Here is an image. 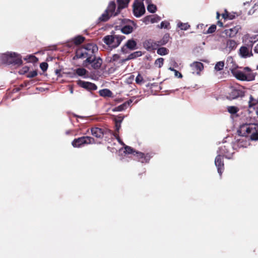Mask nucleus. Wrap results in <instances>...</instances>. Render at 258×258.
I'll use <instances>...</instances> for the list:
<instances>
[{
    "label": "nucleus",
    "instance_id": "1",
    "mask_svg": "<svg viewBox=\"0 0 258 258\" xmlns=\"http://www.w3.org/2000/svg\"><path fill=\"white\" fill-rule=\"evenodd\" d=\"M97 50L96 45L88 43L77 50L75 57L77 58H86L83 63L84 66L87 67L88 63L91 64L94 69H98L102 65V60L100 57H95L94 53Z\"/></svg>",
    "mask_w": 258,
    "mask_h": 258
},
{
    "label": "nucleus",
    "instance_id": "2",
    "mask_svg": "<svg viewBox=\"0 0 258 258\" xmlns=\"http://www.w3.org/2000/svg\"><path fill=\"white\" fill-rule=\"evenodd\" d=\"M256 36H250L249 34L244 35L242 41L245 45L241 46L239 50V55L241 57L247 58L253 56L252 47L253 44L257 40Z\"/></svg>",
    "mask_w": 258,
    "mask_h": 258
},
{
    "label": "nucleus",
    "instance_id": "3",
    "mask_svg": "<svg viewBox=\"0 0 258 258\" xmlns=\"http://www.w3.org/2000/svg\"><path fill=\"white\" fill-rule=\"evenodd\" d=\"M237 132L240 136L250 137L252 140L258 139V125L256 124H242Z\"/></svg>",
    "mask_w": 258,
    "mask_h": 258
},
{
    "label": "nucleus",
    "instance_id": "4",
    "mask_svg": "<svg viewBox=\"0 0 258 258\" xmlns=\"http://www.w3.org/2000/svg\"><path fill=\"white\" fill-rule=\"evenodd\" d=\"M1 59L3 63L7 64L20 66L22 63L21 56L15 52H7L2 54Z\"/></svg>",
    "mask_w": 258,
    "mask_h": 258
},
{
    "label": "nucleus",
    "instance_id": "5",
    "mask_svg": "<svg viewBox=\"0 0 258 258\" xmlns=\"http://www.w3.org/2000/svg\"><path fill=\"white\" fill-rule=\"evenodd\" d=\"M124 39V36L114 34L105 36L103 40L109 47L114 48L118 47Z\"/></svg>",
    "mask_w": 258,
    "mask_h": 258
},
{
    "label": "nucleus",
    "instance_id": "6",
    "mask_svg": "<svg viewBox=\"0 0 258 258\" xmlns=\"http://www.w3.org/2000/svg\"><path fill=\"white\" fill-rule=\"evenodd\" d=\"M95 143L94 139L89 136H84L75 139L72 143L74 147H80L84 144H90Z\"/></svg>",
    "mask_w": 258,
    "mask_h": 258
},
{
    "label": "nucleus",
    "instance_id": "7",
    "mask_svg": "<svg viewBox=\"0 0 258 258\" xmlns=\"http://www.w3.org/2000/svg\"><path fill=\"white\" fill-rule=\"evenodd\" d=\"M133 12L135 16L137 17H140L144 14L145 9L143 0H136L135 1L133 5Z\"/></svg>",
    "mask_w": 258,
    "mask_h": 258
},
{
    "label": "nucleus",
    "instance_id": "8",
    "mask_svg": "<svg viewBox=\"0 0 258 258\" xmlns=\"http://www.w3.org/2000/svg\"><path fill=\"white\" fill-rule=\"evenodd\" d=\"M219 155L224 156L226 158L230 159L233 154V149L229 144L221 146L218 151Z\"/></svg>",
    "mask_w": 258,
    "mask_h": 258
},
{
    "label": "nucleus",
    "instance_id": "9",
    "mask_svg": "<svg viewBox=\"0 0 258 258\" xmlns=\"http://www.w3.org/2000/svg\"><path fill=\"white\" fill-rule=\"evenodd\" d=\"M243 96H244V92L239 87H231L227 97L229 99L232 100Z\"/></svg>",
    "mask_w": 258,
    "mask_h": 258
},
{
    "label": "nucleus",
    "instance_id": "10",
    "mask_svg": "<svg viewBox=\"0 0 258 258\" xmlns=\"http://www.w3.org/2000/svg\"><path fill=\"white\" fill-rule=\"evenodd\" d=\"M144 48L148 51L154 50L159 46L158 45V41H155L152 39L147 40L143 43Z\"/></svg>",
    "mask_w": 258,
    "mask_h": 258
},
{
    "label": "nucleus",
    "instance_id": "11",
    "mask_svg": "<svg viewBox=\"0 0 258 258\" xmlns=\"http://www.w3.org/2000/svg\"><path fill=\"white\" fill-rule=\"evenodd\" d=\"M77 84L80 87L89 91L95 90L97 89V87L95 84L89 82L79 80L77 82Z\"/></svg>",
    "mask_w": 258,
    "mask_h": 258
},
{
    "label": "nucleus",
    "instance_id": "12",
    "mask_svg": "<svg viewBox=\"0 0 258 258\" xmlns=\"http://www.w3.org/2000/svg\"><path fill=\"white\" fill-rule=\"evenodd\" d=\"M215 164L217 168L218 172L221 176L224 170V162L222 157L221 155H218L215 158Z\"/></svg>",
    "mask_w": 258,
    "mask_h": 258
},
{
    "label": "nucleus",
    "instance_id": "13",
    "mask_svg": "<svg viewBox=\"0 0 258 258\" xmlns=\"http://www.w3.org/2000/svg\"><path fill=\"white\" fill-rule=\"evenodd\" d=\"M192 73L197 75L200 74V72L203 69V64L200 62H194L190 64Z\"/></svg>",
    "mask_w": 258,
    "mask_h": 258
},
{
    "label": "nucleus",
    "instance_id": "14",
    "mask_svg": "<svg viewBox=\"0 0 258 258\" xmlns=\"http://www.w3.org/2000/svg\"><path fill=\"white\" fill-rule=\"evenodd\" d=\"M240 29V27L237 25L232 28L225 30V33L226 36L229 37H233L236 36Z\"/></svg>",
    "mask_w": 258,
    "mask_h": 258
},
{
    "label": "nucleus",
    "instance_id": "15",
    "mask_svg": "<svg viewBox=\"0 0 258 258\" xmlns=\"http://www.w3.org/2000/svg\"><path fill=\"white\" fill-rule=\"evenodd\" d=\"M91 131L92 135L97 138H102L105 134L104 130L99 127H93Z\"/></svg>",
    "mask_w": 258,
    "mask_h": 258
},
{
    "label": "nucleus",
    "instance_id": "16",
    "mask_svg": "<svg viewBox=\"0 0 258 258\" xmlns=\"http://www.w3.org/2000/svg\"><path fill=\"white\" fill-rule=\"evenodd\" d=\"M116 8V5L114 2L112 1L110 2L108 6L107 9L105 10L107 13H108L110 15L116 16L118 13H119L120 11L117 10V12L115 13L114 11Z\"/></svg>",
    "mask_w": 258,
    "mask_h": 258
},
{
    "label": "nucleus",
    "instance_id": "17",
    "mask_svg": "<svg viewBox=\"0 0 258 258\" xmlns=\"http://www.w3.org/2000/svg\"><path fill=\"white\" fill-rule=\"evenodd\" d=\"M124 47L130 49V50H134L137 48V42L134 39L128 40L125 45L121 48V51L125 53Z\"/></svg>",
    "mask_w": 258,
    "mask_h": 258
},
{
    "label": "nucleus",
    "instance_id": "18",
    "mask_svg": "<svg viewBox=\"0 0 258 258\" xmlns=\"http://www.w3.org/2000/svg\"><path fill=\"white\" fill-rule=\"evenodd\" d=\"M134 24L133 22H131L128 24L124 26L121 29V32L125 34L131 33L134 29L133 26Z\"/></svg>",
    "mask_w": 258,
    "mask_h": 258
},
{
    "label": "nucleus",
    "instance_id": "19",
    "mask_svg": "<svg viewBox=\"0 0 258 258\" xmlns=\"http://www.w3.org/2000/svg\"><path fill=\"white\" fill-rule=\"evenodd\" d=\"M136 154L139 161L142 163L147 162L150 159V156L148 154L145 155L141 152H136Z\"/></svg>",
    "mask_w": 258,
    "mask_h": 258
},
{
    "label": "nucleus",
    "instance_id": "20",
    "mask_svg": "<svg viewBox=\"0 0 258 258\" xmlns=\"http://www.w3.org/2000/svg\"><path fill=\"white\" fill-rule=\"evenodd\" d=\"M234 76L238 80L245 81L247 80V76L242 72L236 71L233 73Z\"/></svg>",
    "mask_w": 258,
    "mask_h": 258
},
{
    "label": "nucleus",
    "instance_id": "21",
    "mask_svg": "<svg viewBox=\"0 0 258 258\" xmlns=\"http://www.w3.org/2000/svg\"><path fill=\"white\" fill-rule=\"evenodd\" d=\"M237 43L235 41L233 40H228L226 43V47L230 51L235 49L236 48Z\"/></svg>",
    "mask_w": 258,
    "mask_h": 258
},
{
    "label": "nucleus",
    "instance_id": "22",
    "mask_svg": "<svg viewBox=\"0 0 258 258\" xmlns=\"http://www.w3.org/2000/svg\"><path fill=\"white\" fill-rule=\"evenodd\" d=\"M130 0H117L118 3V10L120 11L121 9L126 8L128 3Z\"/></svg>",
    "mask_w": 258,
    "mask_h": 258
},
{
    "label": "nucleus",
    "instance_id": "23",
    "mask_svg": "<svg viewBox=\"0 0 258 258\" xmlns=\"http://www.w3.org/2000/svg\"><path fill=\"white\" fill-rule=\"evenodd\" d=\"M169 35L168 34H165L161 40L158 41V45H159V46L165 45L169 41Z\"/></svg>",
    "mask_w": 258,
    "mask_h": 258
},
{
    "label": "nucleus",
    "instance_id": "24",
    "mask_svg": "<svg viewBox=\"0 0 258 258\" xmlns=\"http://www.w3.org/2000/svg\"><path fill=\"white\" fill-rule=\"evenodd\" d=\"M99 95L102 97H111L112 95V93L109 89H104L99 91Z\"/></svg>",
    "mask_w": 258,
    "mask_h": 258
},
{
    "label": "nucleus",
    "instance_id": "25",
    "mask_svg": "<svg viewBox=\"0 0 258 258\" xmlns=\"http://www.w3.org/2000/svg\"><path fill=\"white\" fill-rule=\"evenodd\" d=\"M142 55L141 51H138L130 54L124 61L132 59Z\"/></svg>",
    "mask_w": 258,
    "mask_h": 258
},
{
    "label": "nucleus",
    "instance_id": "26",
    "mask_svg": "<svg viewBox=\"0 0 258 258\" xmlns=\"http://www.w3.org/2000/svg\"><path fill=\"white\" fill-rule=\"evenodd\" d=\"M111 17L110 14L107 13L106 11L104 12V13L102 14V15L99 17V20L101 21H107L110 17Z\"/></svg>",
    "mask_w": 258,
    "mask_h": 258
},
{
    "label": "nucleus",
    "instance_id": "27",
    "mask_svg": "<svg viewBox=\"0 0 258 258\" xmlns=\"http://www.w3.org/2000/svg\"><path fill=\"white\" fill-rule=\"evenodd\" d=\"M169 50L165 47H160L157 49V53L161 55L167 54Z\"/></svg>",
    "mask_w": 258,
    "mask_h": 258
},
{
    "label": "nucleus",
    "instance_id": "28",
    "mask_svg": "<svg viewBox=\"0 0 258 258\" xmlns=\"http://www.w3.org/2000/svg\"><path fill=\"white\" fill-rule=\"evenodd\" d=\"M24 59L25 60L31 62H35L38 60V58L33 55H28Z\"/></svg>",
    "mask_w": 258,
    "mask_h": 258
},
{
    "label": "nucleus",
    "instance_id": "29",
    "mask_svg": "<svg viewBox=\"0 0 258 258\" xmlns=\"http://www.w3.org/2000/svg\"><path fill=\"white\" fill-rule=\"evenodd\" d=\"M127 108V103H124L116 107L113 110L116 111H121Z\"/></svg>",
    "mask_w": 258,
    "mask_h": 258
},
{
    "label": "nucleus",
    "instance_id": "30",
    "mask_svg": "<svg viewBox=\"0 0 258 258\" xmlns=\"http://www.w3.org/2000/svg\"><path fill=\"white\" fill-rule=\"evenodd\" d=\"M227 110H228V111L230 113L235 114L238 111L239 109L238 108V107H237L236 106H228Z\"/></svg>",
    "mask_w": 258,
    "mask_h": 258
},
{
    "label": "nucleus",
    "instance_id": "31",
    "mask_svg": "<svg viewBox=\"0 0 258 258\" xmlns=\"http://www.w3.org/2000/svg\"><path fill=\"white\" fill-rule=\"evenodd\" d=\"M85 38L84 37L81 36H78L74 38V41L76 44H80L83 42Z\"/></svg>",
    "mask_w": 258,
    "mask_h": 258
},
{
    "label": "nucleus",
    "instance_id": "32",
    "mask_svg": "<svg viewBox=\"0 0 258 258\" xmlns=\"http://www.w3.org/2000/svg\"><path fill=\"white\" fill-rule=\"evenodd\" d=\"M178 27L181 30H187L190 26L187 23H178L177 24Z\"/></svg>",
    "mask_w": 258,
    "mask_h": 258
},
{
    "label": "nucleus",
    "instance_id": "33",
    "mask_svg": "<svg viewBox=\"0 0 258 258\" xmlns=\"http://www.w3.org/2000/svg\"><path fill=\"white\" fill-rule=\"evenodd\" d=\"M87 71L84 68H78L76 70V73L80 76H83L86 75Z\"/></svg>",
    "mask_w": 258,
    "mask_h": 258
},
{
    "label": "nucleus",
    "instance_id": "34",
    "mask_svg": "<svg viewBox=\"0 0 258 258\" xmlns=\"http://www.w3.org/2000/svg\"><path fill=\"white\" fill-rule=\"evenodd\" d=\"M136 83L139 85H142L144 83V80L143 77L139 74L136 78Z\"/></svg>",
    "mask_w": 258,
    "mask_h": 258
},
{
    "label": "nucleus",
    "instance_id": "35",
    "mask_svg": "<svg viewBox=\"0 0 258 258\" xmlns=\"http://www.w3.org/2000/svg\"><path fill=\"white\" fill-rule=\"evenodd\" d=\"M224 62L223 61L218 62L215 67V69L217 71H221L223 69Z\"/></svg>",
    "mask_w": 258,
    "mask_h": 258
},
{
    "label": "nucleus",
    "instance_id": "36",
    "mask_svg": "<svg viewBox=\"0 0 258 258\" xmlns=\"http://www.w3.org/2000/svg\"><path fill=\"white\" fill-rule=\"evenodd\" d=\"M164 62V59L163 58H159L155 60V64L158 66L159 68H161Z\"/></svg>",
    "mask_w": 258,
    "mask_h": 258
},
{
    "label": "nucleus",
    "instance_id": "37",
    "mask_svg": "<svg viewBox=\"0 0 258 258\" xmlns=\"http://www.w3.org/2000/svg\"><path fill=\"white\" fill-rule=\"evenodd\" d=\"M147 10L149 12L153 13L156 11V7L154 5L149 4L147 7Z\"/></svg>",
    "mask_w": 258,
    "mask_h": 258
},
{
    "label": "nucleus",
    "instance_id": "38",
    "mask_svg": "<svg viewBox=\"0 0 258 258\" xmlns=\"http://www.w3.org/2000/svg\"><path fill=\"white\" fill-rule=\"evenodd\" d=\"M258 102V101L255 100V99H254L253 98V97H252V96H250V100L249 101V106L250 107H252V106L255 105Z\"/></svg>",
    "mask_w": 258,
    "mask_h": 258
},
{
    "label": "nucleus",
    "instance_id": "39",
    "mask_svg": "<svg viewBox=\"0 0 258 258\" xmlns=\"http://www.w3.org/2000/svg\"><path fill=\"white\" fill-rule=\"evenodd\" d=\"M216 29V26L215 25H212L211 26L207 31V34H210L214 32Z\"/></svg>",
    "mask_w": 258,
    "mask_h": 258
},
{
    "label": "nucleus",
    "instance_id": "40",
    "mask_svg": "<svg viewBox=\"0 0 258 258\" xmlns=\"http://www.w3.org/2000/svg\"><path fill=\"white\" fill-rule=\"evenodd\" d=\"M40 67L43 72H45L48 68V64L45 62H42L40 64Z\"/></svg>",
    "mask_w": 258,
    "mask_h": 258
},
{
    "label": "nucleus",
    "instance_id": "41",
    "mask_svg": "<svg viewBox=\"0 0 258 258\" xmlns=\"http://www.w3.org/2000/svg\"><path fill=\"white\" fill-rule=\"evenodd\" d=\"M125 152L128 154H134L135 151L134 150V149L129 146H126L125 147Z\"/></svg>",
    "mask_w": 258,
    "mask_h": 258
},
{
    "label": "nucleus",
    "instance_id": "42",
    "mask_svg": "<svg viewBox=\"0 0 258 258\" xmlns=\"http://www.w3.org/2000/svg\"><path fill=\"white\" fill-rule=\"evenodd\" d=\"M37 75V72L36 71H33L29 72L27 77L29 78H32L36 77Z\"/></svg>",
    "mask_w": 258,
    "mask_h": 258
},
{
    "label": "nucleus",
    "instance_id": "43",
    "mask_svg": "<svg viewBox=\"0 0 258 258\" xmlns=\"http://www.w3.org/2000/svg\"><path fill=\"white\" fill-rule=\"evenodd\" d=\"M169 26V23L167 21L162 22L160 24V28H168Z\"/></svg>",
    "mask_w": 258,
    "mask_h": 258
},
{
    "label": "nucleus",
    "instance_id": "44",
    "mask_svg": "<svg viewBox=\"0 0 258 258\" xmlns=\"http://www.w3.org/2000/svg\"><path fill=\"white\" fill-rule=\"evenodd\" d=\"M119 58V55L117 54H115L113 55V56L111 57L110 61L114 62L118 60Z\"/></svg>",
    "mask_w": 258,
    "mask_h": 258
},
{
    "label": "nucleus",
    "instance_id": "45",
    "mask_svg": "<svg viewBox=\"0 0 258 258\" xmlns=\"http://www.w3.org/2000/svg\"><path fill=\"white\" fill-rule=\"evenodd\" d=\"M174 75L176 77H177L178 78H182V77L181 74L177 70H175L174 71Z\"/></svg>",
    "mask_w": 258,
    "mask_h": 258
},
{
    "label": "nucleus",
    "instance_id": "46",
    "mask_svg": "<svg viewBox=\"0 0 258 258\" xmlns=\"http://www.w3.org/2000/svg\"><path fill=\"white\" fill-rule=\"evenodd\" d=\"M228 15H229V14L228 13V12L225 11V12L222 14V17L224 19H227L228 18Z\"/></svg>",
    "mask_w": 258,
    "mask_h": 258
},
{
    "label": "nucleus",
    "instance_id": "47",
    "mask_svg": "<svg viewBox=\"0 0 258 258\" xmlns=\"http://www.w3.org/2000/svg\"><path fill=\"white\" fill-rule=\"evenodd\" d=\"M121 121V120L119 121V122H116L115 127H116V130L118 132L119 128H120V122Z\"/></svg>",
    "mask_w": 258,
    "mask_h": 258
},
{
    "label": "nucleus",
    "instance_id": "48",
    "mask_svg": "<svg viewBox=\"0 0 258 258\" xmlns=\"http://www.w3.org/2000/svg\"><path fill=\"white\" fill-rule=\"evenodd\" d=\"M253 51L254 53H258V43L254 46Z\"/></svg>",
    "mask_w": 258,
    "mask_h": 258
},
{
    "label": "nucleus",
    "instance_id": "49",
    "mask_svg": "<svg viewBox=\"0 0 258 258\" xmlns=\"http://www.w3.org/2000/svg\"><path fill=\"white\" fill-rule=\"evenodd\" d=\"M134 79V75H130V76L128 77L127 81L128 82L132 81Z\"/></svg>",
    "mask_w": 258,
    "mask_h": 258
},
{
    "label": "nucleus",
    "instance_id": "50",
    "mask_svg": "<svg viewBox=\"0 0 258 258\" xmlns=\"http://www.w3.org/2000/svg\"><path fill=\"white\" fill-rule=\"evenodd\" d=\"M114 136L116 138V139L118 140V141L119 143H121V141H120V140L119 139L118 135L117 133H115L114 134Z\"/></svg>",
    "mask_w": 258,
    "mask_h": 258
},
{
    "label": "nucleus",
    "instance_id": "51",
    "mask_svg": "<svg viewBox=\"0 0 258 258\" xmlns=\"http://www.w3.org/2000/svg\"><path fill=\"white\" fill-rule=\"evenodd\" d=\"M235 16L233 14H229V15H228V19L232 20L234 18Z\"/></svg>",
    "mask_w": 258,
    "mask_h": 258
},
{
    "label": "nucleus",
    "instance_id": "52",
    "mask_svg": "<svg viewBox=\"0 0 258 258\" xmlns=\"http://www.w3.org/2000/svg\"><path fill=\"white\" fill-rule=\"evenodd\" d=\"M244 70L245 71V72H249L251 71V69L248 68V67H245L244 68Z\"/></svg>",
    "mask_w": 258,
    "mask_h": 258
},
{
    "label": "nucleus",
    "instance_id": "53",
    "mask_svg": "<svg viewBox=\"0 0 258 258\" xmlns=\"http://www.w3.org/2000/svg\"><path fill=\"white\" fill-rule=\"evenodd\" d=\"M253 9H254V10H256L257 9H258V2L254 4Z\"/></svg>",
    "mask_w": 258,
    "mask_h": 258
},
{
    "label": "nucleus",
    "instance_id": "54",
    "mask_svg": "<svg viewBox=\"0 0 258 258\" xmlns=\"http://www.w3.org/2000/svg\"><path fill=\"white\" fill-rule=\"evenodd\" d=\"M217 25L218 26H219L220 27H223V24L222 23V22H221V21H218V22H217Z\"/></svg>",
    "mask_w": 258,
    "mask_h": 258
},
{
    "label": "nucleus",
    "instance_id": "55",
    "mask_svg": "<svg viewBox=\"0 0 258 258\" xmlns=\"http://www.w3.org/2000/svg\"><path fill=\"white\" fill-rule=\"evenodd\" d=\"M132 102V101L131 100L127 101V102H125V103H127V105H130V104Z\"/></svg>",
    "mask_w": 258,
    "mask_h": 258
},
{
    "label": "nucleus",
    "instance_id": "56",
    "mask_svg": "<svg viewBox=\"0 0 258 258\" xmlns=\"http://www.w3.org/2000/svg\"><path fill=\"white\" fill-rule=\"evenodd\" d=\"M220 16V15L219 13V12H217V17H217V19H219Z\"/></svg>",
    "mask_w": 258,
    "mask_h": 258
},
{
    "label": "nucleus",
    "instance_id": "57",
    "mask_svg": "<svg viewBox=\"0 0 258 258\" xmlns=\"http://www.w3.org/2000/svg\"><path fill=\"white\" fill-rule=\"evenodd\" d=\"M169 70H170V71H173V72H174V71L176 70H175L174 68H171V67H170V68H169Z\"/></svg>",
    "mask_w": 258,
    "mask_h": 258
},
{
    "label": "nucleus",
    "instance_id": "58",
    "mask_svg": "<svg viewBox=\"0 0 258 258\" xmlns=\"http://www.w3.org/2000/svg\"><path fill=\"white\" fill-rule=\"evenodd\" d=\"M70 93L71 94H73V89L72 87H70Z\"/></svg>",
    "mask_w": 258,
    "mask_h": 258
},
{
    "label": "nucleus",
    "instance_id": "59",
    "mask_svg": "<svg viewBox=\"0 0 258 258\" xmlns=\"http://www.w3.org/2000/svg\"><path fill=\"white\" fill-rule=\"evenodd\" d=\"M172 63H173V65L174 67H176V66L177 63H176V62H175V61H174V60L172 61Z\"/></svg>",
    "mask_w": 258,
    "mask_h": 258
}]
</instances>
